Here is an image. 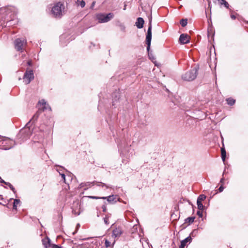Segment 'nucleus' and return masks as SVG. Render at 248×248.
<instances>
[{
	"label": "nucleus",
	"instance_id": "f257e3e1",
	"mask_svg": "<svg viewBox=\"0 0 248 248\" xmlns=\"http://www.w3.org/2000/svg\"><path fill=\"white\" fill-rule=\"evenodd\" d=\"M64 6L63 4L59 2L56 3L52 7L51 13L55 17L60 18L63 15Z\"/></svg>",
	"mask_w": 248,
	"mask_h": 248
},
{
	"label": "nucleus",
	"instance_id": "f03ea898",
	"mask_svg": "<svg viewBox=\"0 0 248 248\" xmlns=\"http://www.w3.org/2000/svg\"><path fill=\"white\" fill-rule=\"evenodd\" d=\"M198 68L194 67L186 72L182 76V78L185 81H190L196 78L197 76Z\"/></svg>",
	"mask_w": 248,
	"mask_h": 248
},
{
	"label": "nucleus",
	"instance_id": "7ed1b4c3",
	"mask_svg": "<svg viewBox=\"0 0 248 248\" xmlns=\"http://www.w3.org/2000/svg\"><path fill=\"white\" fill-rule=\"evenodd\" d=\"M90 198L92 199H106L107 202L110 204L115 203L117 201L120 202V198H118L117 195H111L108 197H96V196H90Z\"/></svg>",
	"mask_w": 248,
	"mask_h": 248
},
{
	"label": "nucleus",
	"instance_id": "20e7f679",
	"mask_svg": "<svg viewBox=\"0 0 248 248\" xmlns=\"http://www.w3.org/2000/svg\"><path fill=\"white\" fill-rule=\"evenodd\" d=\"M30 123V122L27 124L26 126L22 129L19 132V136H22L23 139H27L32 134V129L30 128V126H29Z\"/></svg>",
	"mask_w": 248,
	"mask_h": 248
},
{
	"label": "nucleus",
	"instance_id": "39448f33",
	"mask_svg": "<svg viewBox=\"0 0 248 248\" xmlns=\"http://www.w3.org/2000/svg\"><path fill=\"white\" fill-rule=\"evenodd\" d=\"M113 17L112 13H109L107 15L99 14L96 16L97 19L99 23H105L109 21Z\"/></svg>",
	"mask_w": 248,
	"mask_h": 248
},
{
	"label": "nucleus",
	"instance_id": "423d86ee",
	"mask_svg": "<svg viewBox=\"0 0 248 248\" xmlns=\"http://www.w3.org/2000/svg\"><path fill=\"white\" fill-rule=\"evenodd\" d=\"M34 78L33 71L31 70H27L24 74L23 79L26 84H29L31 80Z\"/></svg>",
	"mask_w": 248,
	"mask_h": 248
},
{
	"label": "nucleus",
	"instance_id": "0eeeda50",
	"mask_svg": "<svg viewBox=\"0 0 248 248\" xmlns=\"http://www.w3.org/2000/svg\"><path fill=\"white\" fill-rule=\"evenodd\" d=\"M151 40H152V25H151V24L150 23V24L148 27V30H147V33L146 37V44L147 45V50L148 52L150 49ZM148 55L150 56L149 53H148Z\"/></svg>",
	"mask_w": 248,
	"mask_h": 248
},
{
	"label": "nucleus",
	"instance_id": "6e6552de",
	"mask_svg": "<svg viewBox=\"0 0 248 248\" xmlns=\"http://www.w3.org/2000/svg\"><path fill=\"white\" fill-rule=\"evenodd\" d=\"M26 44V40H22L20 38H17L15 41V48L17 51H22L23 46Z\"/></svg>",
	"mask_w": 248,
	"mask_h": 248
},
{
	"label": "nucleus",
	"instance_id": "1a4fd4ad",
	"mask_svg": "<svg viewBox=\"0 0 248 248\" xmlns=\"http://www.w3.org/2000/svg\"><path fill=\"white\" fill-rule=\"evenodd\" d=\"M72 213L76 216H78L81 213L80 204L78 201H75L73 202L72 207Z\"/></svg>",
	"mask_w": 248,
	"mask_h": 248
},
{
	"label": "nucleus",
	"instance_id": "9d476101",
	"mask_svg": "<svg viewBox=\"0 0 248 248\" xmlns=\"http://www.w3.org/2000/svg\"><path fill=\"white\" fill-rule=\"evenodd\" d=\"M112 226L113 227H115L112 231V236L114 237V238H118L120 237L123 233L122 228L120 226H114V225H112Z\"/></svg>",
	"mask_w": 248,
	"mask_h": 248
},
{
	"label": "nucleus",
	"instance_id": "9b49d317",
	"mask_svg": "<svg viewBox=\"0 0 248 248\" xmlns=\"http://www.w3.org/2000/svg\"><path fill=\"white\" fill-rule=\"evenodd\" d=\"M190 37L186 34H182L179 38V41L182 44H187L189 42Z\"/></svg>",
	"mask_w": 248,
	"mask_h": 248
},
{
	"label": "nucleus",
	"instance_id": "f8f14e48",
	"mask_svg": "<svg viewBox=\"0 0 248 248\" xmlns=\"http://www.w3.org/2000/svg\"><path fill=\"white\" fill-rule=\"evenodd\" d=\"M192 240V238L190 236H188L184 240L181 242V244L179 246V248H185L187 243H190Z\"/></svg>",
	"mask_w": 248,
	"mask_h": 248
},
{
	"label": "nucleus",
	"instance_id": "ddd939ff",
	"mask_svg": "<svg viewBox=\"0 0 248 248\" xmlns=\"http://www.w3.org/2000/svg\"><path fill=\"white\" fill-rule=\"evenodd\" d=\"M144 21L141 17H138L136 22V26L138 29H141L143 27Z\"/></svg>",
	"mask_w": 248,
	"mask_h": 248
},
{
	"label": "nucleus",
	"instance_id": "4468645a",
	"mask_svg": "<svg viewBox=\"0 0 248 248\" xmlns=\"http://www.w3.org/2000/svg\"><path fill=\"white\" fill-rule=\"evenodd\" d=\"M120 94L119 93H114L112 95V104L113 106H115L117 104V101L119 100Z\"/></svg>",
	"mask_w": 248,
	"mask_h": 248
},
{
	"label": "nucleus",
	"instance_id": "2eb2a0df",
	"mask_svg": "<svg viewBox=\"0 0 248 248\" xmlns=\"http://www.w3.org/2000/svg\"><path fill=\"white\" fill-rule=\"evenodd\" d=\"M39 104L43 106L42 109L43 110L49 109H50V107L48 104H46V102L44 99H42L39 101Z\"/></svg>",
	"mask_w": 248,
	"mask_h": 248
},
{
	"label": "nucleus",
	"instance_id": "dca6fc26",
	"mask_svg": "<svg viewBox=\"0 0 248 248\" xmlns=\"http://www.w3.org/2000/svg\"><path fill=\"white\" fill-rule=\"evenodd\" d=\"M43 245L46 248L49 247L51 246L50 240L48 237L44 238L42 240Z\"/></svg>",
	"mask_w": 248,
	"mask_h": 248
},
{
	"label": "nucleus",
	"instance_id": "f3484780",
	"mask_svg": "<svg viewBox=\"0 0 248 248\" xmlns=\"http://www.w3.org/2000/svg\"><path fill=\"white\" fill-rule=\"evenodd\" d=\"M92 185V183L91 182H85V183H81L79 186V188H82L83 187H86L85 188H84V190H86L88 188V187H90Z\"/></svg>",
	"mask_w": 248,
	"mask_h": 248
},
{
	"label": "nucleus",
	"instance_id": "a211bd4d",
	"mask_svg": "<svg viewBox=\"0 0 248 248\" xmlns=\"http://www.w3.org/2000/svg\"><path fill=\"white\" fill-rule=\"evenodd\" d=\"M220 5H223L226 8H229V4L225 0H217Z\"/></svg>",
	"mask_w": 248,
	"mask_h": 248
},
{
	"label": "nucleus",
	"instance_id": "6ab92c4d",
	"mask_svg": "<svg viewBox=\"0 0 248 248\" xmlns=\"http://www.w3.org/2000/svg\"><path fill=\"white\" fill-rule=\"evenodd\" d=\"M221 158H222V161L223 162H224L225 160V158H226V151L224 148H222L221 149Z\"/></svg>",
	"mask_w": 248,
	"mask_h": 248
},
{
	"label": "nucleus",
	"instance_id": "aec40b11",
	"mask_svg": "<svg viewBox=\"0 0 248 248\" xmlns=\"http://www.w3.org/2000/svg\"><path fill=\"white\" fill-rule=\"evenodd\" d=\"M195 218V217H188L185 219V222L189 224L192 223L194 222Z\"/></svg>",
	"mask_w": 248,
	"mask_h": 248
},
{
	"label": "nucleus",
	"instance_id": "412c9836",
	"mask_svg": "<svg viewBox=\"0 0 248 248\" xmlns=\"http://www.w3.org/2000/svg\"><path fill=\"white\" fill-rule=\"evenodd\" d=\"M227 103L228 105H233L234 103H235V100L231 98H228L227 100Z\"/></svg>",
	"mask_w": 248,
	"mask_h": 248
},
{
	"label": "nucleus",
	"instance_id": "4be33fe9",
	"mask_svg": "<svg viewBox=\"0 0 248 248\" xmlns=\"http://www.w3.org/2000/svg\"><path fill=\"white\" fill-rule=\"evenodd\" d=\"M205 199L206 196L202 194L198 197L197 202H202V201L204 200Z\"/></svg>",
	"mask_w": 248,
	"mask_h": 248
},
{
	"label": "nucleus",
	"instance_id": "5701e85b",
	"mask_svg": "<svg viewBox=\"0 0 248 248\" xmlns=\"http://www.w3.org/2000/svg\"><path fill=\"white\" fill-rule=\"evenodd\" d=\"M20 203V200L18 199H15L13 203V208L16 209L17 205Z\"/></svg>",
	"mask_w": 248,
	"mask_h": 248
},
{
	"label": "nucleus",
	"instance_id": "b1692460",
	"mask_svg": "<svg viewBox=\"0 0 248 248\" xmlns=\"http://www.w3.org/2000/svg\"><path fill=\"white\" fill-rule=\"evenodd\" d=\"M187 24V20L186 19H182L180 21V24L183 27H185Z\"/></svg>",
	"mask_w": 248,
	"mask_h": 248
},
{
	"label": "nucleus",
	"instance_id": "393cba45",
	"mask_svg": "<svg viewBox=\"0 0 248 248\" xmlns=\"http://www.w3.org/2000/svg\"><path fill=\"white\" fill-rule=\"evenodd\" d=\"M197 204L198 206V208L199 210H202L203 209L204 206L202 204V202H197Z\"/></svg>",
	"mask_w": 248,
	"mask_h": 248
},
{
	"label": "nucleus",
	"instance_id": "a878e982",
	"mask_svg": "<svg viewBox=\"0 0 248 248\" xmlns=\"http://www.w3.org/2000/svg\"><path fill=\"white\" fill-rule=\"evenodd\" d=\"M4 184L8 186L14 192V193H16L15 188L14 186L9 182H4Z\"/></svg>",
	"mask_w": 248,
	"mask_h": 248
},
{
	"label": "nucleus",
	"instance_id": "bb28decb",
	"mask_svg": "<svg viewBox=\"0 0 248 248\" xmlns=\"http://www.w3.org/2000/svg\"><path fill=\"white\" fill-rule=\"evenodd\" d=\"M77 4L80 6L82 8H83L85 6V2L83 0L79 1L78 0Z\"/></svg>",
	"mask_w": 248,
	"mask_h": 248
},
{
	"label": "nucleus",
	"instance_id": "cd10ccee",
	"mask_svg": "<svg viewBox=\"0 0 248 248\" xmlns=\"http://www.w3.org/2000/svg\"><path fill=\"white\" fill-rule=\"evenodd\" d=\"M110 217V216L109 215H107L106 216V217L104 218V223L106 224V225H108L109 224V218Z\"/></svg>",
	"mask_w": 248,
	"mask_h": 248
},
{
	"label": "nucleus",
	"instance_id": "c85d7f7f",
	"mask_svg": "<svg viewBox=\"0 0 248 248\" xmlns=\"http://www.w3.org/2000/svg\"><path fill=\"white\" fill-rule=\"evenodd\" d=\"M105 246L107 247V248H108L109 247H110L111 246V243L110 242H109L108 240H105Z\"/></svg>",
	"mask_w": 248,
	"mask_h": 248
},
{
	"label": "nucleus",
	"instance_id": "c756f323",
	"mask_svg": "<svg viewBox=\"0 0 248 248\" xmlns=\"http://www.w3.org/2000/svg\"><path fill=\"white\" fill-rule=\"evenodd\" d=\"M39 115V112H36V113L33 115V117H32V119H33V120H34V121H35V120H37V118H38V117Z\"/></svg>",
	"mask_w": 248,
	"mask_h": 248
},
{
	"label": "nucleus",
	"instance_id": "7c9ffc66",
	"mask_svg": "<svg viewBox=\"0 0 248 248\" xmlns=\"http://www.w3.org/2000/svg\"><path fill=\"white\" fill-rule=\"evenodd\" d=\"M50 246H51L52 248H62L61 246L55 244L51 245Z\"/></svg>",
	"mask_w": 248,
	"mask_h": 248
},
{
	"label": "nucleus",
	"instance_id": "2f4dec72",
	"mask_svg": "<svg viewBox=\"0 0 248 248\" xmlns=\"http://www.w3.org/2000/svg\"><path fill=\"white\" fill-rule=\"evenodd\" d=\"M197 214L200 217H202V213L200 211H198L197 212Z\"/></svg>",
	"mask_w": 248,
	"mask_h": 248
},
{
	"label": "nucleus",
	"instance_id": "473e14b6",
	"mask_svg": "<svg viewBox=\"0 0 248 248\" xmlns=\"http://www.w3.org/2000/svg\"><path fill=\"white\" fill-rule=\"evenodd\" d=\"M224 188V187L222 186H221L218 188L219 192H221L222 191H223Z\"/></svg>",
	"mask_w": 248,
	"mask_h": 248
},
{
	"label": "nucleus",
	"instance_id": "72a5a7b5",
	"mask_svg": "<svg viewBox=\"0 0 248 248\" xmlns=\"http://www.w3.org/2000/svg\"><path fill=\"white\" fill-rule=\"evenodd\" d=\"M60 175H61L62 176V179L63 180V181L64 183H65V176L64 174H61L60 173Z\"/></svg>",
	"mask_w": 248,
	"mask_h": 248
},
{
	"label": "nucleus",
	"instance_id": "f704fd0d",
	"mask_svg": "<svg viewBox=\"0 0 248 248\" xmlns=\"http://www.w3.org/2000/svg\"><path fill=\"white\" fill-rule=\"evenodd\" d=\"M231 18H232V19H233V20H234V19H236V16H234V15H231Z\"/></svg>",
	"mask_w": 248,
	"mask_h": 248
},
{
	"label": "nucleus",
	"instance_id": "c9c22d12",
	"mask_svg": "<svg viewBox=\"0 0 248 248\" xmlns=\"http://www.w3.org/2000/svg\"><path fill=\"white\" fill-rule=\"evenodd\" d=\"M102 209H103V212H106V207L105 205L102 206Z\"/></svg>",
	"mask_w": 248,
	"mask_h": 248
},
{
	"label": "nucleus",
	"instance_id": "e433bc0d",
	"mask_svg": "<svg viewBox=\"0 0 248 248\" xmlns=\"http://www.w3.org/2000/svg\"><path fill=\"white\" fill-rule=\"evenodd\" d=\"M101 185H102V186H105L107 187V188H108L109 186H107L105 184H102L101 183Z\"/></svg>",
	"mask_w": 248,
	"mask_h": 248
},
{
	"label": "nucleus",
	"instance_id": "4c0bfd02",
	"mask_svg": "<svg viewBox=\"0 0 248 248\" xmlns=\"http://www.w3.org/2000/svg\"><path fill=\"white\" fill-rule=\"evenodd\" d=\"M224 181V178H222L221 180H220V183H223Z\"/></svg>",
	"mask_w": 248,
	"mask_h": 248
},
{
	"label": "nucleus",
	"instance_id": "58836bf2",
	"mask_svg": "<svg viewBox=\"0 0 248 248\" xmlns=\"http://www.w3.org/2000/svg\"><path fill=\"white\" fill-rule=\"evenodd\" d=\"M210 3H211L210 1H209L208 2L209 7H210L211 8V7Z\"/></svg>",
	"mask_w": 248,
	"mask_h": 248
},
{
	"label": "nucleus",
	"instance_id": "ea45409f",
	"mask_svg": "<svg viewBox=\"0 0 248 248\" xmlns=\"http://www.w3.org/2000/svg\"><path fill=\"white\" fill-rule=\"evenodd\" d=\"M0 182L1 183H4V182H5L4 180H2L1 179H0Z\"/></svg>",
	"mask_w": 248,
	"mask_h": 248
},
{
	"label": "nucleus",
	"instance_id": "a19ab883",
	"mask_svg": "<svg viewBox=\"0 0 248 248\" xmlns=\"http://www.w3.org/2000/svg\"><path fill=\"white\" fill-rule=\"evenodd\" d=\"M3 140H9V139H7V138L4 137V138H3Z\"/></svg>",
	"mask_w": 248,
	"mask_h": 248
},
{
	"label": "nucleus",
	"instance_id": "79ce46f5",
	"mask_svg": "<svg viewBox=\"0 0 248 248\" xmlns=\"http://www.w3.org/2000/svg\"><path fill=\"white\" fill-rule=\"evenodd\" d=\"M125 9H126V5L125 4V5L124 6V10H125Z\"/></svg>",
	"mask_w": 248,
	"mask_h": 248
},
{
	"label": "nucleus",
	"instance_id": "37998d69",
	"mask_svg": "<svg viewBox=\"0 0 248 248\" xmlns=\"http://www.w3.org/2000/svg\"><path fill=\"white\" fill-rule=\"evenodd\" d=\"M115 240H114V242H113V244H112V245H113H113L115 244Z\"/></svg>",
	"mask_w": 248,
	"mask_h": 248
},
{
	"label": "nucleus",
	"instance_id": "c03bdc74",
	"mask_svg": "<svg viewBox=\"0 0 248 248\" xmlns=\"http://www.w3.org/2000/svg\"><path fill=\"white\" fill-rule=\"evenodd\" d=\"M94 5V2H93L92 4V6H93V5Z\"/></svg>",
	"mask_w": 248,
	"mask_h": 248
},
{
	"label": "nucleus",
	"instance_id": "a18cd8bd",
	"mask_svg": "<svg viewBox=\"0 0 248 248\" xmlns=\"http://www.w3.org/2000/svg\"><path fill=\"white\" fill-rule=\"evenodd\" d=\"M28 64H29V65H31V62H28Z\"/></svg>",
	"mask_w": 248,
	"mask_h": 248
},
{
	"label": "nucleus",
	"instance_id": "49530a36",
	"mask_svg": "<svg viewBox=\"0 0 248 248\" xmlns=\"http://www.w3.org/2000/svg\"><path fill=\"white\" fill-rule=\"evenodd\" d=\"M79 224H78V227H79Z\"/></svg>",
	"mask_w": 248,
	"mask_h": 248
},
{
	"label": "nucleus",
	"instance_id": "de8ad7c7",
	"mask_svg": "<svg viewBox=\"0 0 248 248\" xmlns=\"http://www.w3.org/2000/svg\"><path fill=\"white\" fill-rule=\"evenodd\" d=\"M79 224H78V227H79Z\"/></svg>",
	"mask_w": 248,
	"mask_h": 248
},
{
	"label": "nucleus",
	"instance_id": "09e8293b",
	"mask_svg": "<svg viewBox=\"0 0 248 248\" xmlns=\"http://www.w3.org/2000/svg\"><path fill=\"white\" fill-rule=\"evenodd\" d=\"M1 179V177H0V180Z\"/></svg>",
	"mask_w": 248,
	"mask_h": 248
}]
</instances>
